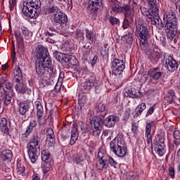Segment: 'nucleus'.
I'll return each mask as SVG.
<instances>
[{"mask_svg":"<svg viewBox=\"0 0 180 180\" xmlns=\"http://www.w3.org/2000/svg\"><path fill=\"white\" fill-rule=\"evenodd\" d=\"M27 4L33 8L34 11H40L41 7V1L40 0H28Z\"/></svg>","mask_w":180,"mask_h":180,"instance_id":"nucleus-31","label":"nucleus"},{"mask_svg":"<svg viewBox=\"0 0 180 180\" xmlns=\"http://www.w3.org/2000/svg\"><path fill=\"white\" fill-rule=\"evenodd\" d=\"M79 134L78 133V127H77V124L74 123L71 131L70 140L69 142L70 146H74V144L77 143Z\"/></svg>","mask_w":180,"mask_h":180,"instance_id":"nucleus-23","label":"nucleus"},{"mask_svg":"<svg viewBox=\"0 0 180 180\" xmlns=\"http://www.w3.org/2000/svg\"><path fill=\"white\" fill-rule=\"evenodd\" d=\"M173 137L174 140H180V131L178 129H176L173 132Z\"/></svg>","mask_w":180,"mask_h":180,"instance_id":"nucleus-54","label":"nucleus"},{"mask_svg":"<svg viewBox=\"0 0 180 180\" xmlns=\"http://www.w3.org/2000/svg\"><path fill=\"white\" fill-rule=\"evenodd\" d=\"M33 106L34 109H36V115H37V120L39 124V126H43L46 124V120L43 119V113H44V108H43V105L41 102L39 101H36Z\"/></svg>","mask_w":180,"mask_h":180,"instance_id":"nucleus-13","label":"nucleus"},{"mask_svg":"<svg viewBox=\"0 0 180 180\" xmlns=\"http://www.w3.org/2000/svg\"><path fill=\"white\" fill-rule=\"evenodd\" d=\"M165 67L169 72H174L178 70V62L172 56H168L165 59Z\"/></svg>","mask_w":180,"mask_h":180,"instance_id":"nucleus-18","label":"nucleus"},{"mask_svg":"<svg viewBox=\"0 0 180 180\" xmlns=\"http://www.w3.org/2000/svg\"><path fill=\"white\" fill-rule=\"evenodd\" d=\"M46 140H54V137L56 136L54 135V131L53 130V128L49 127L46 130Z\"/></svg>","mask_w":180,"mask_h":180,"instance_id":"nucleus-41","label":"nucleus"},{"mask_svg":"<svg viewBox=\"0 0 180 180\" xmlns=\"http://www.w3.org/2000/svg\"><path fill=\"white\" fill-rule=\"evenodd\" d=\"M146 108L147 105L146 103H141V104H139L137 106V109L139 110L136 111V113L134 115V117L136 119L138 116H140L143 113V111L146 110Z\"/></svg>","mask_w":180,"mask_h":180,"instance_id":"nucleus-35","label":"nucleus"},{"mask_svg":"<svg viewBox=\"0 0 180 180\" xmlns=\"http://www.w3.org/2000/svg\"><path fill=\"white\" fill-rule=\"evenodd\" d=\"M40 137L37 134H35L27 144L28 155L32 164H34L37 161L39 155H40Z\"/></svg>","mask_w":180,"mask_h":180,"instance_id":"nucleus-4","label":"nucleus"},{"mask_svg":"<svg viewBox=\"0 0 180 180\" xmlns=\"http://www.w3.org/2000/svg\"><path fill=\"white\" fill-rule=\"evenodd\" d=\"M5 86L7 91H8V94L15 95V92H13V86H12V83H11L10 82H6Z\"/></svg>","mask_w":180,"mask_h":180,"instance_id":"nucleus-44","label":"nucleus"},{"mask_svg":"<svg viewBox=\"0 0 180 180\" xmlns=\"http://www.w3.org/2000/svg\"><path fill=\"white\" fill-rule=\"evenodd\" d=\"M136 34L140 41V46L144 47V44L148 41L150 39V32L147 24H138L136 25Z\"/></svg>","mask_w":180,"mask_h":180,"instance_id":"nucleus-6","label":"nucleus"},{"mask_svg":"<svg viewBox=\"0 0 180 180\" xmlns=\"http://www.w3.org/2000/svg\"><path fill=\"white\" fill-rule=\"evenodd\" d=\"M16 6V0H9L8 8L10 11H13Z\"/></svg>","mask_w":180,"mask_h":180,"instance_id":"nucleus-52","label":"nucleus"},{"mask_svg":"<svg viewBox=\"0 0 180 180\" xmlns=\"http://www.w3.org/2000/svg\"><path fill=\"white\" fill-rule=\"evenodd\" d=\"M129 18H125L124 19V21L122 22V27L123 29H127L129 27Z\"/></svg>","mask_w":180,"mask_h":180,"instance_id":"nucleus-59","label":"nucleus"},{"mask_svg":"<svg viewBox=\"0 0 180 180\" xmlns=\"http://www.w3.org/2000/svg\"><path fill=\"white\" fill-rule=\"evenodd\" d=\"M36 126H37V121H36V120H31V121L30 122L29 125L27 127V130L30 131H33V129H34V127H36Z\"/></svg>","mask_w":180,"mask_h":180,"instance_id":"nucleus-43","label":"nucleus"},{"mask_svg":"<svg viewBox=\"0 0 180 180\" xmlns=\"http://www.w3.org/2000/svg\"><path fill=\"white\" fill-rule=\"evenodd\" d=\"M109 22L113 26L114 25H119L120 21L119 19L116 18L115 16H110L109 17Z\"/></svg>","mask_w":180,"mask_h":180,"instance_id":"nucleus-48","label":"nucleus"},{"mask_svg":"<svg viewBox=\"0 0 180 180\" xmlns=\"http://www.w3.org/2000/svg\"><path fill=\"white\" fill-rule=\"evenodd\" d=\"M148 58L153 64H157L160 61V58H161V53L158 51L153 50L148 54Z\"/></svg>","mask_w":180,"mask_h":180,"instance_id":"nucleus-25","label":"nucleus"},{"mask_svg":"<svg viewBox=\"0 0 180 180\" xmlns=\"http://www.w3.org/2000/svg\"><path fill=\"white\" fill-rule=\"evenodd\" d=\"M139 129V123L133 122L131 123V131L134 134V136L137 134V130Z\"/></svg>","mask_w":180,"mask_h":180,"instance_id":"nucleus-49","label":"nucleus"},{"mask_svg":"<svg viewBox=\"0 0 180 180\" xmlns=\"http://www.w3.org/2000/svg\"><path fill=\"white\" fill-rule=\"evenodd\" d=\"M102 124H103V119L97 118L91 121V127L89 129V133L94 137L99 136L102 131Z\"/></svg>","mask_w":180,"mask_h":180,"instance_id":"nucleus-10","label":"nucleus"},{"mask_svg":"<svg viewBox=\"0 0 180 180\" xmlns=\"http://www.w3.org/2000/svg\"><path fill=\"white\" fill-rule=\"evenodd\" d=\"M6 80L4 77L0 78V89H4L2 87L4 86V84H5Z\"/></svg>","mask_w":180,"mask_h":180,"instance_id":"nucleus-63","label":"nucleus"},{"mask_svg":"<svg viewBox=\"0 0 180 180\" xmlns=\"http://www.w3.org/2000/svg\"><path fill=\"white\" fill-rule=\"evenodd\" d=\"M124 6H121L119 5V1H114L112 2L111 12H113L114 13H122L123 12Z\"/></svg>","mask_w":180,"mask_h":180,"instance_id":"nucleus-33","label":"nucleus"},{"mask_svg":"<svg viewBox=\"0 0 180 180\" xmlns=\"http://www.w3.org/2000/svg\"><path fill=\"white\" fill-rule=\"evenodd\" d=\"M65 63H68V64H70V65L75 66L77 65V64H78V60H77V58H75V56L66 54Z\"/></svg>","mask_w":180,"mask_h":180,"instance_id":"nucleus-34","label":"nucleus"},{"mask_svg":"<svg viewBox=\"0 0 180 180\" xmlns=\"http://www.w3.org/2000/svg\"><path fill=\"white\" fill-rule=\"evenodd\" d=\"M55 57L57 61H59V63H65L67 54L57 52L56 53H55Z\"/></svg>","mask_w":180,"mask_h":180,"instance_id":"nucleus-40","label":"nucleus"},{"mask_svg":"<svg viewBox=\"0 0 180 180\" xmlns=\"http://www.w3.org/2000/svg\"><path fill=\"white\" fill-rule=\"evenodd\" d=\"M112 74L115 78H122V75L126 68L124 61L115 58L110 63Z\"/></svg>","mask_w":180,"mask_h":180,"instance_id":"nucleus-7","label":"nucleus"},{"mask_svg":"<svg viewBox=\"0 0 180 180\" xmlns=\"http://www.w3.org/2000/svg\"><path fill=\"white\" fill-rule=\"evenodd\" d=\"M52 23H57L58 25H65L68 22V18L65 13L60 11V13H55L51 17Z\"/></svg>","mask_w":180,"mask_h":180,"instance_id":"nucleus-17","label":"nucleus"},{"mask_svg":"<svg viewBox=\"0 0 180 180\" xmlns=\"http://www.w3.org/2000/svg\"><path fill=\"white\" fill-rule=\"evenodd\" d=\"M95 86V80L92 79H86L82 82L79 86V91L82 94H89Z\"/></svg>","mask_w":180,"mask_h":180,"instance_id":"nucleus-14","label":"nucleus"},{"mask_svg":"<svg viewBox=\"0 0 180 180\" xmlns=\"http://www.w3.org/2000/svg\"><path fill=\"white\" fill-rule=\"evenodd\" d=\"M110 151L119 157L123 158L127 154V147L124 141V136L122 132H119L117 136L112 139L110 143Z\"/></svg>","mask_w":180,"mask_h":180,"instance_id":"nucleus-3","label":"nucleus"},{"mask_svg":"<svg viewBox=\"0 0 180 180\" xmlns=\"http://www.w3.org/2000/svg\"><path fill=\"white\" fill-rule=\"evenodd\" d=\"M30 133H32V131H29L28 129H26L25 133L22 134V136H21L22 141H28L29 136L30 135Z\"/></svg>","mask_w":180,"mask_h":180,"instance_id":"nucleus-46","label":"nucleus"},{"mask_svg":"<svg viewBox=\"0 0 180 180\" xmlns=\"http://www.w3.org/2000/svg\"><path fill=\"white\" fill-rule=\"evenodd\" d=\"M155 110V108L154 107H150L146 114V117H148V116H151V115H153L154 113V111Z\"/></svg>","mask_w":180,"mask_h":180,"instance_id":"nucleus-56","label":"nucleus"},{"mask_svg":"<svg viewBox=\"0 0 180 180\" xmlns=\"http://www.w3.org/2000/svg\"><path fill=\"white\" fill-rule=\"evenodd\" d=\"M84 160H85V158H84L83 156H80L75 159V162H76V164L78 165V164H80V162H84Z\"/></svg>","mask_w":180,"mask_h":180,"instance_id":"nucleus-60","label":"nucleus"},{"mask_svg":"<svg viewBox=\"0 0 180 180\" xmlns=\"http://www.w3.org/2000/svg\"><path fill=\"white\" fill-rule=\"evenodd\" d=\"M97 158H98V162L96 164V168L98 171L108 169L109 165L113 168H116V165H117V162L112 156H109L108 154L103 153V152L99 151Z\"/></svg>","mask_w":180,"mask_h":180,"instance_id":"nucleus-5","label":"nucleus"},{"mask_svg":"<svg viewBox=\"0 0 180 180\" xmlns=\"http://www.w3.org/2000/svg\"><path fill=\"white\" fill-rule=\"evenodd\" d=\"M31 180H40V174H33L32 179Z\"/></svg>","mask_w":180,"mask_h":180,"instance_id":"nucleus-64","label":"nucleus"},{"mask_svg":"<svg viewBox=\"0 0 180 180\" xmlns=\"http://www.w3.org/2000/svg\"><path fill=\"white\" fill-rule=\"evenodd\" d=\"M155 144V151L159 157H164L165 153H167V149L165 146V138L163 136H159L158 141L154 142Z\"/></svg>","mask_w":180,"mask_h":180,"instance_id":"nucleus-12","label":"nucleus"},{"mask_svg":"<svg viewBox=\"0 0 180 180\" xmlns=\"http://www.w3.org/2000/svg\"><path fill=\"white\" fill-rule=\"evenodd\" d=\"M17 105L18 112L22 116H25V115H26V112H29V109H30V105L27 101H18Z\"/></svg>","mask_w":180,"mask_h":180,"instance_id":"nucleus-21","label":"nucleus"},{"mask_svg":"<svg viewBox=\"0 0 180 180\" xmlns=\"http://www.w3.org/2000/svg\"><path fill=\"white\" fill-rule=\"evenodd\" d=\"M12 96H13V95L11 94H8V91H7L3 98L4 105H5L6 106L11 105V103H12Z\"/></svg>","mask_w":180,"mask_h":180,"instance_id":"nucleus-39","label":"nucleus"},{"mask_svg":"<svg viewBox=\"0 0 180 180\" xmlns=\"http://www.w3.org/2000/svg\"><path fill=\"white\" fill-rule=\"evenodd\" d=\"M163 20L165 22V26H173L178 25V18L176 13L172 10H168L163 13Z\"/></svg>","mask_w":180,"mask_h":180,"instance_id":"nucleus-11","label":"nucleus"},{"mask_svg":"<svg viewBox=\"0 0 180 180\" xmlns=\"http://www.w3.org/2000/svg\"><path fill=\"white\" fill-rule=\"evenodd\" d=\"M86 38L87 40L91 41V43H94L96 40V33L94 32V31L86 30Z\"/></svg>","mask_w":180,"mask_h":180,"instance_id":"nucleus-36","label":"nucleus"},{"mask_svg":"<svg viewBox=\"0 0 180 180\" xmlns=\"http://www.w3.org/2000/svg\"><path fill=\"white\" fill-rule=\"evenodd\" d=\"M50 56L49 53V49L44 46H39L37 51V60H40L41 58H44Z\"/></svg>","mask_w":180,"mask_h":180,"instance_id":"nucleus-27","label":"nucleus"},{"mask_svg":"<svg viewBox=\"0 0 180 180\" xmlns=\"http://www.w3.org/2000/svg\"><path fill=\"white\" fill-rule=\"evenodd\" d=\"M123 41H125L127 44H131L133 42V33L129 32L122 37Z\"/></svg>","mask_w":180,"mask_h":180,"instance_id":"nucleus-37","label":"nucleus"},{"mask_svg":"<svg viewBox=\"0 0 180 180\" xmlns=\"http://www.w3.org/2000/svg\"><path fill=\"white\" fill-rule=\"evenodd\" d=\"M137 8V4L134 3L132 5H125L123 8V13L125 18L133 19L134 18L135 9Z\"/></svg>","mask_w":180,"mask_h":180,"instance_id":"nucleus-19","label":"nucleus"},{"mask_svg":"<svg viewBox=\"0 0 180 180\" xmlns=\"http://www.w3.org/2000/svg\"><path fill=\"white\" fill-rule=\"evenodd\" d=\"M23 79V77L22 75V70L19 66H16L14 69V82H20Z\"/></svg>","mask_w":180,"mask_h":180,"instance_id":"nucleus-29","label":"nucleus"},{"mask_svg":"<svg viewBox=\"0 0 180 180\" xmlns=\"http://www.w3.org/2000/svg\"><path fill=\"white\" fill-rule=\"evenodd\" d=\"M164 75V72H161L159 67L151 68L148 71L146 81L148 84H158V81L161 79Z\"/></svg>","mask_w":180,"mask_h":180,"instance_id":"nucleus-8","label":"nucleus"},{"mask_svg":"<svg viewBox=\"0 0 180 180\" xmlns=\"http://www.w3.org/2000/svg\"><path fill=\"white\" fill-rule=\"evenodd\" d=\"M75 37L76 39H83L84 33H82L80 30H77L75 32Z\"/></svg>","mask_w":180,"mask_h":180,"instance_id":"nucleus-55","label":"nucleus"},{"mask_svg":"<svg viewBox=\"0 0 180 180\" xmlns=\"http://www.w3.org/2000/svg\"><path fill=\"white\" fill-rule=\"evenodd\" d=\"M41 160L43 161L41 168L42 172L46 174L51 169V164H53V159L51 154L47 150H44L41 152Z\"/></svg>","mask_w":180,"mask_h":180,"instance_id":"nucleus-9","label":"nucleus"},{"mask_svg":"<svg viewBox=\"0 0 180 180\" xmlns=\"http://www.w3.org/2000/svg\"><path fill=\"white\" fill-rule=\"evenodd\" d=\"M154 126V122H150L146 124L145 137L148 144L153 143V138H151V128Z\"/></svg>","mask_w":180,"mask_h":180,"instance_id":"nucleus-26","label":"nucleus"},{"mask_svg":"<svg viewBox=\"0 0 180 180\" xmlns=\"http://www.w3.org/2000/svg\"><path fill=\"white\" fill-rule=\"evenodd\" d=\"M167 27V37L170 41L174 40L176 33L178 32V25H165Z\"/></svg>","mask_w":180,"mask_h":180,"instance_id":"nucleus-22","label":"nucleus"},{"mask_svg":"<svg viewBox=\"0 0 180 180\" xmlns=\"http://www.w3.org/2000/svg\"><path fill=\"white\" fill-rule=\"evenodd\" d=\"M148 6L150 8V12L146 11L147 8L141 7L142 15L146 17L147 22L150 23V25H153L154 26L160 25V16H158L160 8L158 7L157 0H148Z\"/></svg>","mask_w":180,"mask_h":180,"instance_id":"nucleus-2","label":"nucleus"},{"mask_svg":"<svg viewBox=\"0 0 180 180\" xmlns=\"http://www.w3.org/2000/svg\"><path fill=\"white\" fill-rule=\"evenodd\" d=\"M12 151L11 150H3L0 155L2 161H11L13 157Z\"/></svg>","mask_w":180,"mask_h":180,"instance_id":"nucleus-32","label":"nucleus"},{"mask_svg":"<svg viewBox=\"0 0 180 180\" xmlns=\"http://www.w3.org/2000/svg\"><path fill=\"white\" fill-rule=\"evenodd\" d=\"M117 122H119V117L115 115H111L105 119L103 123L105 127H108L109 129H110L112 127H115Z\"/></svg>","mask_w":180,"mask_h":180,"instance_id":"nucleus-20","label":"nucleus"},{"mask_svg":"<svg viewBox=\"0 0 180 180\" xmlns=\"http://www.w3.org/2000/svg\"><path fill=\"white\" fill-rule=\"evenodd\" d=\"M61 10L60 9V8H58V6H52L48 8V12L50 14L53 13V15H55V13H58Z\"/></svg>","mask_w":180,"mask_h":180,"instance_id":"nucleus-42","label":"nucleus"},{"mask_svg":"<svg viewBox=\"0 0 180 180\" xmlns=\"http://www.w3.org/2000/svg\"><path fill=\"white\" fill-rule=\"evenodd\" d=\"M14 34H15L16 39L22 37V33H21L20 31H19V30L15 31Z\"/></svg>","mask_w":180,"mask_h":180,"instance_id":"nucleus-62","label":"nucleus"},{"mask_svg":"<svg viewBox=\"0 0 180 180\" xmlns=\"http://www.w3.org/2000/svg\"><path fill=\"white\" fill-rule=\"evenodd\" d=\"M87 99L88 98H86V96H82L78 99V103L81 108H82V106H84L85 103H86Z\"/></svg>","mask_w":180,"mask_h":180,"instance_id":"nucleus-47","label":"nucleus"},{"mask_svg":"<svg viewBox=\"0 0 180 180\" xmlns=\"http://www.w3.org/2000/svg\"><path fill=\"white\" fill-rule=\"evenodd\" d=\"M131 112V110L130 108H127L124 111V120H128L129 117H130V113Z\"/></svg>","mask_w":180,"mask_h":180,"instance_id":"nucleus-53","label":"nucleus"},{"mask_svg":"<svg viewBox=\"0 0 180 180\" xmlns=\"http://www.w3.org/2000/svg\"><path fill=\"white\" fill-rule=\"evenodd\" d=\"M8 91L5 90L4 89H0V100L4 101V98L5 97V95H6V93Z\"/></svg>","mask_w":180,"mask_h":180,"instance_id":"nucleus-58","label":"nucleus"},{"mask_svg":"<svg viewBox=\"0 0 180 180\" xmlns=\"http://www.w3.org/2000/svg\"><path fill=\"white\" fill-rule=\"evenodd\" d=\"M22 13L25 16H28L30 19H37L39 15H40V10H34V8H32L30 6H23L22 7Z\"/></svg>","mask_w":180,"mask_h":180,"instance_id":"nucleus-15","label":"nucleus"},{"mask_svg":"<svg viewBox=\"0 0 180 180\" xmlns=\"http://www.w3.org/2000/svg\"><path fill=\"white\" fill-rule=\"evenodd\" d=\"M175 98H176L175 91H174L172 89H169L165 99L167 101V103H174Z\"/></svg>","mask_w":180,"mask_h":180,"instance_id":"nucleus-30","label":"nucleus"},{"mask_svg":"<svg viewBox=\"0 0 180 180\" xmlns=\"http://www.w3.org/2000/svg\"><path fill=\"white\" fill-rule=\"evenodd\" d=\"M98 109L100 112H105V109H106V105L103 103H100L98 105Z\"/></svg>","mask_w":180,"mask_h":180,"instance_id":"nucleus-57","label":"nucleus"},{"mask_svg":"<svg viewBox=\"0 0 180 180\" xmlns=\"http://www.w3.org/2000/svg\"><path fill=\"white\" fill-rule=\"evenodd\" d=\"M35 71L38 77L44 78H54L57 74L50 55L35 60Z\"/></svg>","mask_w":180,"mask_h":180,"instance_id":"nucleus-1","label":"nucleus"},{"mask_svg":"<svg viewBox=\"0 0 180 180\" xmlns=\"http://www.w3.org/2000/svg\"><path fill=\"white\" fill-rule=\"evenodd\" d=\"M21 30L23 36H25V37H27V36L30 34V31H29V30L26 27H22Z\"/></svg>","mask_w":180,"mask_h":180,"instance_id":"nucleus-51","label":"nucleus"},{"mask_svg":"<svg viewBox=\"0 0 180 180\" xmlns=\"http://www.w3.org/2000/svg\"><path fill=\"white\" fill-rule=\"evenodd\" d=\"M128 91L131 98H139V90L136 89L135 88H132L131 90Z\"/></svg>","mask_w":180,"mask_h":180,"instance_id":"nucleus-45","label":"nucleus"},{"mask_svg":"<svg viewBox=\"0 0 180 180\" xmlns=\"http://www.w3.org/2000/svg\"><path fill=\"white\" fill-rule=\"evenodd\" d=\"M169 171V175L172 179H174L175 178V169L172 167H169L168 169Z\"/></svg>","mask_w":180,"mask_h":180,"instance_id":"nucleus-50","label":"nucleus"},{"mask_svg":"<svg viewBox=\"0 0 180 180\" xmlns=\"http://www.w3.org/2000/svg\"><path fill=\"white\" fill-rule=\"evenodd\" d=\"M102 5V0H89L87 5V11L91 15H95Z\"/></svg>","mask_w":180,"mask_h":180,"instance_id":"nucleus-16","label":"nucleus"},{"mask_svg":"<svg viewBox=\"0 0 180 180\" xmlns=\"http://www.w3.org/2000/svg\"><path fill=\"white\" fill-rule=\"evenodd\" d=\"M16 40L19 46H20L21 47L23 46V37L16 38Z\"/></svg>","mask_w":180,"mask_h":180,"instance_id":"nucleus-61","label":"nucleus"},{"mask_svg":"<svg viewBox=\"0 0 180 180\" xmlns=\"http://www.w3.org/2000/svg\"><path fill=\"white\" fill-rule=\"evenodd\" d=\"M0 129L6 136L9 135V127H8V120L5 117L0 120Z\"/></svg>","mask_w":180,"mask_h":180,"instance_id":"nucleus-28","label":"nucleus"},{"mask_svg":"<svg viewBox=\"0 0 180 180\" xmlns=\"http://www.w3.org/2000/svg\"><path fill=\"white\" fill-rule=\"evenodd\" d=\"M15 89L17 94H22V95L29 94V88H27V86L23 82H16Z\"/></svg>","mask_w":180,"mask_h":180,"instance_id":"nucleus-24","label":"nucleus"},{"mask_svg":"<svg viewBox=\"0 0 180 180\" xmlns=\"http://www.w3.org/2000/svg\"><path fill=\"white\" fill-rule=\"evenodd\" d=\"M17 174L18 175H21V176H25L26 175L23 163L20 162L17 164Z\"/></svg>","mask_w":180,"mask_h":180,"instance_id":"nucleus-38","label":"nucleus"}]
</instances>
